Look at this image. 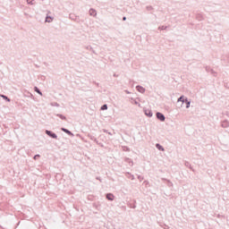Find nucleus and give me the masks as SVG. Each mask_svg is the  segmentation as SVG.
I'll list each match as a JSON object with an SVG mask.
<instances>
[{
  "label": "nucleus",
  "mask_w": 229,
  "mask_h": 229,
  "mask_svg": "<svg viewBox=\"0 0 229 229\" xmlns=\"http://www.w3.org/2000/svg\"><path fill=\"white\" fill-rule=\"evenodd\" d=\"M138 180H143V178L140 175H138Z\"/></svg>",
  "instance_id": "nucleus-34"
},
{
  "label": "nucleus",
  "mask_w": 229,
  "mask_h": 229,
  "mask_svg": "<svg viewBox=\"0 0 229 229\" xmlns=\"http://www.w3.org/2000/svg\"><path fill=\"white\" fill-rule=\"evenodd\" d=\"M211 72L214 73V70H211Z\"/></svg>",
  "instance_id": "nucleus-40"
},
{
  "label": "nucleus",
  "mask_w": 229,
  "mask_h": 229,
  "mask_svg": "<svg viewBox=\"0 0 229 229\" xmlns=\"http://www.w3.org/2000/svg\"><path fill=\"white\" fill-rule=\"evenodd\" d=\"M125 92H126V94H130V91H128V90H125Z\"/></svg>",
  "instance_id": "nucleus-37"
},
{
  "label": "nucleus",
  "mask_w": 229,
  "mask_h": 229,
  "mask_svg": "<svg viewBox=\"0 0 229 229\" xmlns=\"http://www.w3.org/2000/svg\"><path fill=\"white\" fill-rule=\"evenodd\" d=\"M98 146H100V148H104L105 147V145H103V143H100L99 141H98Z\"/></svg>",
  "instance_id": "nucleus-29"
},
{
  "label": "nucleus",
  "mask_w": 229,
  "mask_h": 229,
  "mask_svg": "<svg viewBox=\"0 0 229 229\" xmlns=\"http://www.w3.org/2000/svg\"><path fill=\"white\" fill-rule=\"evenodd\" d=\"M93 207H94V208H98V204L94 203Z\"/></svg>",
  "instance_id": "nucleus-33"
},
{
  "label": "nucleus",
  "mask_w": 229,
  "mask_h": 229,
  "mask_svg": "<svg viewBox=\"0 0 229 229\" xmlns=\"http://www.w3.org/2000/svg\"><path fill=\"white\" fill-rule=\"evenodd\" d=\"M222 128H229V122L228 120H224L221 122Z\"/></svg>",
  "instance_id": "nucleus-13"
},
{
  "label": "nucleus",
  "mask_w": 229,
  "mask_h": 229,
  "mask_svg": "<svg viewBox=\"0 0 229 229\" xmlns=\"http://www.w3.org/2000/svg\"><path fill=\"white\" fill-rule=\"evenodd\" d=\"M34 92H37V94L42 96V90H40V89H38L37 86L34 87Z\"/></svg>",
  "instance_id": "nucleus-21"
},
{
  "label": "nucleus",
  "mask_w": 229,
  "mask_h": 229,
  "mask_svg": "<svg viewBox=\"0 0 229 229\" xmlns=\"http://www.w3.org/2000/svg\"><path fill=\"white\" fill-rule=\"evenodd\" d=\"M61 131H64V133H66V135H69V137H74V133L67 128L62 127Z\"/></svg>",
  "instance_id": "nucleus-4"
},
{
  "label": "nucleus",
  "mask_w": 229,
  "mask_h": 229,
  "mask_svg": "<svg viewBox=\"0 0 229 229\" xmlns=\"http://www.w3.org/2000/svg\"><path fill=\"white\" fill-rule=\"evenodd\" d=\"M88 137L90 140H93L94 142H96V144H98V140L96 137H94V135L89 134Z\"/></svg>",
  "instance_id": "nucleus-20"
},
{
  "label": "nucleus",
  "mask_w": 229,
  "mask_h": 229,
  "mask_svg": "<svg viewBox=\"0 0 229 229\" xmlns=\"http://www.w3.org/2000/svg\"><path fill=\"white\" fill-rule=\"evenodd\" d=\"M162 181L166 183L167 187H173V182H171V180L163 178Z\"/></svg>",
  "instance_id": "nucleus-14"
},
{
  "label": "nucleus",
  "mask_w": 229,
  "mask_h": 229,
  "mask_svg": "<svg viewBox=\"0 0 229 229\" xmlns=\"http://www.w3.org/2000/svg\"><path fill=\"white\" fill-rule=\"evenodd\" d=\"M136 90L138 92H140V94H144V92H146V88L140 86V85H137L136 86Z\"/></svg>",
  "instance_id": "nucleus-10"
},
{
  "label": "nucleus",
  "mask_w": 229,
  "mask_h": 229,
  "mask_svg": "<svg viewBox=\"0 0 229 229\" xmlns=\"http://www.w3.org/2000/svg\"><path fill=\"white\" fill-rule=\"evenodd\" d=\"M46 135L50 137V139H55V140H58V135L55 133L53 131L45 130Z\"/></svg>",
  "instance_id": "nucleus-1"
},
{
  "label": "nucleus",
  "mask_w": 229,
  "mask_h": 229,
  "mask_svg": "<svg viewBox=\"0 0 229 229\" xmlns=\"http://www.w3.org/2000/svg\"><path fill=\"white\" fill-rule=\"evenodd\" d=\"M38 158H40V155H39V154H36V155L33 157V160H38Z\"/></svg>",
  "instance_id": "nucleus-27"
},
{
  "label": "nucleus",
  "mask_w": 229,
  "mask_h": 229,
  "mask_svg": "<svg viewBox=\"0 0 229 229\" xmlns=\"http://www.w3.org/2000/svg\"><path fill=\"white\" fill-rule=\"evenodd\" d=\"M107 133H108V135H112V132H110V131H108Z\"/></svg>",
  "instance_id": "nucleus-38"
},
{
  "label": "nucleus",
  "mask_w": 229,
  "mask_h": 229,
  "mask_svg": "<svg viewBox=\"0 0 229 229\" xmlns=\"http://www.w3.org/2000/svg\"><path fill=\"white\" fill-rule=\"evenodd\" d=\"M134 105H137L138 106H140V103H139L137 100H134Z\"/></svg>",
  "instance_id": "nucleus-31"
},
{
  "label": "nucleus",
  "mask_w": 229,
  "mask_h": 229,
  "mask_svg": "<svg viewBox=\"0 0 229 229\" xmlns=\"http://www.w3.org/2000/svg\"><path fill=\"white\" fill-rule=\"evenodd\" d=\"M122 21H126V16H123Z\"/></svg>",
  "instance_id": "nucleus-35"
},
{
  "label": "nucleus",
  "mask_w": 229,
  "mask_h": 229,
  "mask_svg": "<svg viewBox=\"0 0 229 229\" xmlns=\"http://www.w3.org/2000/svg\"><path fill=\"white\" fill-rule=\"evenodd\" d=\"M27 3H28L29 4L33 5V4H35V0H27Z\"/></svg>",
  "instance_id": "nucleus-28"
},
{
  "label": "nucleus",
  "mask_w": 229,
  "mask_h": 229,
  "mask_svg": "<svg viewBox=\"0 0 229 229\" xmlns=\"http://www.w3.org/2000/svg\"><path fill=\"white\" fill-rule=\"evenodd\" d=\"M145 183H147V185H148V183H149V182H145Z\"/></svg>",
  "instance_id": "nucleus-41"
},
{
  "label": "nucleus",
  "mask_w": 229,
  "mask_h": 229,
  "mask_svg": "<svg viewBox=\"0 0 229 229\" xmlns=\"http://www.w3.org/2000/svg\"><path fill=\"white\" fill-rule=\"evenodd\" d=\"M169 27L165 26V25H162L158 27L159 31H164L165 30H167Z\"/></svg>",
  "instance_id": "nucleus-22"
},
{
  "label": "nucleus",
  "mask_w": 229,
  "mask_h": 229,
  "mask_svg": "<svg viewBox=\"0 0 229 229\" xmlns=\"http://www.w3.org/2000/svg\"><path fill=\"white\" fill-rule=\"evenodd\" d=\"M96 85H98V87H99V83H96Z\"/></svg>",
  "instance_id": "nucleus-39"
},
{
  "label": "nucleus",
  "mask_w": 229,
  "mask_h": 229,
  "mask_svg": "<svg viewBox=\"0 0 229 229\" xmlns=\"http://www.w3.org/2000/svg\"><path fill=\"white\" fill-rule=\"evenodd\" d=\"M96 180H98V182H103V179H101L100 176H97V177H96Z\"/></svg>",
  "instance_id": "nucleus-30"
},
{
  "label": "nucleus",
  "mask_w": 229,
  "mask_h": 229,
  "mask_svg": "<svg viewBox=\"0 0 229 229\" xmlns=\"http://www.w3.org/2000/svg\"><path fill=\"white\" fill-rule=\"evenodd\" d=\"M106 199L108 201H114V199H115V195H114V193H112V192L106 193Z\"/></svg>",
  "instance_id": "nucleus-6"
},
{
  "label": "nucleus",
  "mask_w": 229,
  "mask_h": 229,
  "mask_svg": "<svg viewBox=\"0 0 229 229\" xmlns=\"http://www.w3.org/2000/svg\"><path fill=\"white\" fill-rule=\"evenodd\" d=\"M156 117H157V120L160 121L161 123L165 122V115L161 112H157Z\"/></svg>",
  "instance_id": "nucleus-2"
},
{
  "label": "nucleus",
  "mask_w": 229,
  "mask_h": 229,
  "mask_svg": "<svg viewBox=\"0 0 229 229\" xmlns=\"http://www.w3.org/2000/svg\"><path fill=\"white\" fill-rule=\"evenodd\" d=\"M185 99H187V97H185V95H182L180 98H178L177 104L181 103V106H179V108H182V106H183V103L185 102Z\"/></svg>",
  "instance_id": "nucleus-3"
},
{
  "label": "nucleus",
  "mask_w": 229,
  "mask_h": 229,
  "mask_svg": "<svg viewBox=\"0 0 229 229\" xmlns=\"http://www.w3.org/2000/svg\"><path fill=\"white\" fill-rule=\"evenodd\" d=\"M184 165L186 166V167H188L189 169H191V171H194V169H192V165H191V163L190 162H185V164H184Z\"/></svg>",
  "instance_id": "nucleus-23"
},
{
  "label": "nucleus",
  "mask_w": 229,
  "mask_h": 229,
  "mask_svg": "<svg viewBox=\"0 0 229 229\" xmlns=\"http://www.w3.org/2000/svg\"><path fill=\"white\" fill-rule=\"evenodd\" d=\"M128 207H130V208H137V200L132 199L130 202L127 203Z\"/></svg>",
  "instance_id": "nucleus-7"
},
{
  "label": "nucleus",
  "mask_w": 229,
  "mask_h": 229,
  "mask_svg": "<svg viewBox=\"0 0 229 229\" xmlns=\"http://www.w3.org/2000/svg\"><path fill=\"white\" fill-rule=\"evenodd\" d=\"M196 19H197V21H202L203 20V15L200 14V13H197L196 14Z\"/></svg>",
  "instance_id": "nucleus-24"
},
{
  "label": "nucleus",
  "mask_w": 229,
  "mask_h": 229,
  "mask_svg": "<svg viewBox=\"0 0 229 229\" xmlns=\"http://www.w3.org/2000/svg\"><path fill=\"white\" fill-rule=\"evenodd\" d=\"M103 132H104V133H108V130L103 129Z\"/></svg>",
  "instance_id": "nucleus-32"
},
{
  "label": "nucleus",
  "mask_w": 229,
  "mask_h": 229,
  "mask_svg": "<svg viewBox=\"0 0 229 229\" xmlns=\"http://www.w3.org/2000/svg\"><path fill=\"white\" fill-rule=\"evenodd\" d=\"M191 103H192V100L189 99V98H186L183 102V105H185V108H191Z\"/></svg>",
  "instance_id": "nucleus-8"
},
{
  "label": "nucleus",
  "mask_w": 229,
  "mask_h": 229,
  "mask_svg": "<svg viewBox=\"0 0 229 229\" xmlns=\"http://www.w3.org/2000/svg\"><path fill=\"white\" fill-rule=\"evenodd\" d=\"M100 110H108V105L107 104H104L101 106Z\"/></svg>",
  "instance_id": "nucleus-25"
},
{
  "label": "nucleus",
  "mask_w": 229,
  "mask_h": 229,
  "mask_svg": "<svg viewBox=\"0 0 229 229\" xmlns=\"http://www.w3.org/2000/svg\"><path fill=\"white\" fill-rule=\"evenodd\" d=\"M143 112L147 117H153V111L151 109L144 107Z\"/></svg>",
  "instance_id": "nucleus-5"
},
{
  "label": "nucleus",
  "mask_w": 229,
  "mask_h": 229,
  "mask_svg": "<svg viewBox=\"0 0 229 229\" xmlns=\"http://www.w3.org/2000/svg\"><path fill=\"white\" fill-rule=\"evenodd\" d=\"M126 151H130V148L128 147H125Z\"/></svg>",
  "instance_id": "nucleus-36"
},
{
  "label": "nucleus",
  "mask_w": 229,
  "mask_h": 229,
  "mask_svg": "<svg viewBox=\"0 0 229 229\" xmlns=\"http://www.w3.org/2000/svg\"><path fill=\"white\" fill-rule=\"evenodd\" d=\"M55 20V17H52L50 15H47L45 18V22H53V21Z\"/></svg>",
  "instance_id": "nucleus-17"
},
{
  "label": "nucleus",
  "mask_w": 229,
  "mask_h": 229,
  "mask_svg": "<svg viewBox=\"0 0 229 229\" xmlns=\"http://www.w3.org/2000/svg\"><path fill=\"white\" fill-rule=\"evenodd\" d=\"M0 98H2V99H4V101H6V103H10L12 101V99L10 98H8V96L6 95H0Z\"/></svg>",
  "instance_id": "nucleus-15"
},
{
  "label": "nucleus",
  "mask_w": 229,
  "mask_h": 229,
  "mask_svg": "<svg viewBox=\"0 0 229 229\" xmlns=\"http://www.w3.org/2000/svg\"><path fill=\"white\" fill-rule=\"evenodd\" d=\"M69 19H71V21H74L75 22H78L80 16H76V14H74V13H70Z\"/></svg>",
  "instance_id": "nucleus-9"
},
{
  "label": "nucleus",
  "mask_w": 229,
  "mask_h": 229,
  "mask_svg": "<svg viewBox=\"0 0 229 229\" xmlns=\"http://www.w3.org/2000/svg\"><path fill=\"white\" fill-rule=\"evenodd\" d=\"M56 117H59L62 121H67V117L62 114H56Z\"/></svg>",
  "instance_id": "nucleus-19"
},
{
  "label": "nucleus",
  "mask_w": 229,
  "mask_h": 229,
  "mask_svg": "<svg viewBox=\"0 0 229 229\" xmlns=\"http://www.w3.org/2000/svg\"><path fill=\"white\" fill-rule=\"evenodd\" d=\"M125 176L126 178H128L129 180H135V175H133L130 172H126L125 173Z\"/></svg>",
  "instance_id": "nucleus-12"
},
{
  "label": "nucleus",
  "mask_w": 229,
  "mask_h": 229,
  "mask_svg": "<svg viewBox=\"0 0 229 229\" xmlns=\"http://www.w3.org/2000/svg\"><path fill=\"white\" fill-rule=\"evenodd\" d=\"M156 148L158 149V151H165V148L160 143H157Z\"/></svg>",
  "instance_id": "nucleus-18"
},
{
  "label": "nucleus",
  "mask_w": 229,
  "mask_h": 229,
  "mask_svg": "<svg viewBox=\"0 0 229 229\" xmlns=\"http://www.w3.org/2000/svg\"><path fill=\"white\" fill-rule=\"evenodd\" d=\"M124 162H126V164H129V165L133 166V160L130 157H124Z\"/></svg>",
  "instance_id": "nucleus-16"
},
{
  "label": "nucleus",
  "mask_w": 229,
  "mask_h": 229,
  "mask_svg": "<svg viewBox=\"0 0 229 229\" xmlns=\"http://www.w3.org/2000/svg\"><path fill=\"white\" fill-rule=\"evenodd\" d=\"M51 106H60V104H58L57 102H52L51 103Z\"/></svg>",
  "instance_id": "nucleus-26"
},
{
  "label": "nucleus",
  "mask_w": 229,
  "mask_h": 229,
  "mask_svg": "<svg viewBox=\"0 0 229 229\" xmlns=\"http://www.w3.org/2000/svg\"><path fill=\"white\" fill-rule=\"evenodd\" d=\"M89 14L91 17H96V15H98V11H96V9H94V8H90L89 11Z\"/></svg>",
  "instance_id": "nucleus-11"
}]
</instances>
